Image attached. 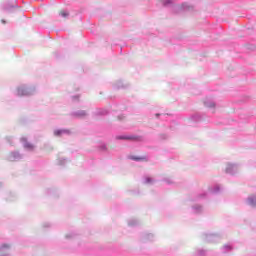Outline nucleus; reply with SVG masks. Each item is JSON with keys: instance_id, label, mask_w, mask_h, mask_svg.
<instances>
[{"instance_id": "obj_1", "label": "nucleus", "mask_w": 256, "mask_h": 256, "mask_svg": "<svg viewBox=\"0 0 256 256\" xmlns=\"http://www.w3.org/2000/svg\"><path fill=\"white\" fill-rule=\"evenodd\" d=\"M118 139H127L128 141H139L137 136H119Z\"/></svg>"}, {"instance_id": "obj_2", "label": "nucleus", "mask_w": 256, "mask_h": 256, "mask_svg": "<svg viewBox=\"0 0 256 256\" xmlns=\"http://www.w3.org/2000/svg\"><path fill=\"white\" fill-rule=\"evenodd\" d=\"M130 159H132V161H147V157L145 156H142V157L131 156Z\"/></svg>"}, {"instance_id": "obj_3", "label": "nucleus", "mask_w": 256, "mask_h": 256, "mask_svg": "<svg viewBox=\"0 0 256 256\" xmlns=\"http://www.w3.org/2000/svg\"><path fill=\"white\" fill-rule=\"evenodd\" d=\"M248 205H252V207H255V205H256V198L253 197V196L248 198Z\"/></svg>"}, {"instance_id": "obj_4", "label": "nucleus", "mask_w": 256, "mask_h": 256, "mask_svg": "<svg viewBox=\"0 0 256 256\" xmlns=\"http://www.w3.org/2000/svg\"><path fill=\"white\" fill-rule=\"evenodd\" d=\"M25 149H29L30 151H33V149H35V146H33V144L26 142L24 144Z\"/></svg>"}, {"instance_id": "obj_5", "label": "nucleus", "mask_w": 256, "mask_h": 256, "mask_svg": "<svg viewBox=\"0 0 256 256\" xmlns=\"http://www.w3.org/2000/svg\"><path fill=\"white\" fill-rule=\"evenodd\" d=\"M63 133H65V131H63V130H55L54 131V135L56 136V137H59L61 134H63Z\"/></svg>"}, {"instance_id": "obj_6", "label": "nucleus", "mask_w": 256, "mask_h": 256, "mask_svg": "<svg viewBox=\"0 0 256 256\" xmlns=\"http://www.w3.org/2000/svg\"><path fill=\"white\" fill-rule=\"evenodd\" d=\"M60 15L61 17H69V12L61 11Z\"/></svg>"}, {"instance_id": "obj_7", "label": "nucleus", "mask_w": 256, "mask_h": 256, "mask_svg": "<svg viewBox=\"0 0 256 256\" xmlns=\"http://www.w3.org/2000/svg\"><path fill=\"white\" fill-rule=\"evenodd\" d=\"M146 181H147V183H151L152 180H151V178H147Z\"/></svg>"}, {"instance_id": "obj_8", "label": "nucleus", "mask_w": 256, "mask_h": 256, "mask_svg": "<svg viewBox=\"0 0 256 256\" xmlns=\"http://www.w3.org/2000/svg\"><path fill=\"white\" fill-rule=\"evenodd\" d=\"M3 247L8 248V247H9V245H8V244H4V245H3Z\"/></svg>"}, {"instance_id": "obj_9", "label": "nucleus", "mask_w": 256, "mask_h": 256, "mask_svg": "<svg viewBox=\"0 0 256 256\" xmlns=\"http://www.w3.org/2000/svg\"><path fill=\"white\" fill-rule=\"evenodd\" d=\"M211 107H215V104H212Z\"/></svg>"}, {"instance_id": "obj_10", "label": "nucleus", "mask_w": 256, "mask_h": 256, "mask_svg": "<svg viewBox=\"0 0 256 256\" xmlns=\"http://www.w3.org/2000/svg\"><path fill=\"white\" fill-rule=\"evenodd\" d=\"M83 115H87V113H86V112H83Z\"/></svg>"}]
</instances>
